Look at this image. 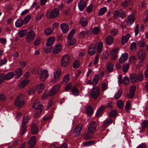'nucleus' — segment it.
<instances>
[{"label": "nucleus", "mask_w": 148, "mask_h": 148, "mask_svg": "<svg viewBox=\"0 0 148 148\" xmlns=\"http://www.w3.org/2000/svg\"><path fill=\"white\" fill-rule=\"evenodd\" d=\"M38 75L40 76V79L42 81H45L48 77V71L45 69L42 70L41 69H39L37 72Z\"/></svg>", "instance_id": "f257e3e1"}, {"label": "nucleus", "mask_w": 148, "mask_h": 148, "mask_svg": "<svg viewBox=\"0 0 148 148\" xmlns=\"http://www.w3.org/2000/svg\"><path fill=\"white\" fill-rule=\"evenodd\" d=\"M61 71L59 69H56L53 73V78L51 79V83H54L60 80Z\"/></svg>", "instance_id": "f03ea898"}, {"label": "nucleus", "mask_w": 148, "mask_h": 148, "mask_svg": "<svg viewBox=\"0 0 148 148\" xmlns=\"http://www.w3.org/2000/svg\"><path fill=\"white\" fill-rule=\"evenodd\" d=\"M30 119V117L29 116L25 117L23 118L20 133V135L23 134L26 132L27 127L26 124Z\"/></svg>", "instance_id": "7ed1b4c3"}, {"label": "nucleus", "mask_w": 148, "mask_h": 148, "mask_svg": "<svg viewBox=\"0 0 148 148\" xmlns=\"http://www.w3.org/2000/svg\"><path fill=\"white\" fill-rule=\"evenodd\" d=\"M97 124L95 121L90 122L88 124L87 127V132L91 134H94L96 131Z\"/></svg>", "instance_id": "20e7f679"}, {"label": "nucleus", "mask_w": 148, "mask_h": 148, "mask_svg": "<svg viewBox=\"0 0 148 148\" xmlns=\"http://www.w3.org/2000/svg\"><path fill=\"white\" fill-rule=\"evenodd\" d=\"M25 104V102L23 99V95L19 94L15 101L14 104L17 107H22Z\"/></svg>", "instance_id": "39448f33"}, {"label": "nucleus", "mask_w": 148, "mask_h": 148, "mask_svg": "<svg viewBox=\"0 0 148 148\" xmlns=\"http://www.w3.org/2000/svg\"><path fill=\"white\" fill-rule=\"evenodd\" d=\"M59 9L55 8L53 9L49 14L47 13L46 16L49 18L53 19L57 17L59 15Z\"/></svg>", "instance_id": "423d86ee"}, {"label": "nucleus", "mask_w": 148, "mask_h": 148, "mask_svg": "<svg viewBox=\"0 0 148 148\" xmlns=\"http://www.w3.org/2000/svg\"><path fill=\"white\" fill-rule=\"evenodd\" d=\"M100 94V90L99 87L96 86L93 88L90 92V95L93 99H96Z\"/></svg>", "instance_id": "0eeeda50"}, {"label": "nucleus", "mask_w": 148, "mask_h": 148, "mask_svg": "<svg viewBox=\"0 0 148 148\" xmlns=\"http://www.w3.org/2000/svg\"><path fill=\"white\" fill-rule=\"evenodd\" d=\"M70 57L68 55H65L64 56L61 60L62 66L65 67L67 66L69 64Z\"/></svg>", "instance_id": "6e6552de"}, {"label": "nucleus", "mask_w": 148, "mask_h": 148, "mask_svg": "<svg viewBox=\"0 0 148 148\" xmlns=\"http://www.w3.org/2000/svg\"><path fill=\"white\" fill-rule=\"evenodd\" d=\"M35 35V33L34 31L32 30H30L28 32L26 36V41L28 42H31L34 38Z\"/></svg>", "instance_id": "1a4fd4ad"}, {"label": "nucleus", "mask_w": 148, "mask_h": 148, "mask_svg": "<svg viewBox=\"0 0 148 148\" xmlns=\"http://www.w3.org/2000/svg\"><path fill=\"white\" fill-rule=\"evenodd\" d=\"M138 57L139 59L143 61L146 56V53L143 49H140L138 52Z\"/></svg>", "instance_id": "9d476101"}, {"label": "nucleus", "mask_w": 148, "mask_h": 148, "mask_svg": "<svg viewBox=\"0 0 148 148\" xmlns=\"http://www.w3.org/2000/svg\"><path fill=\"white\" fill-rule=\"evenodd\" d=\"M86 5V3L84 0H80L78 3V8L81 11H82L84 10Z\"/></svg>", "instance_id": "9b49d317"}, {"label": "nucleus", "mask_w": 148, "mask_h": 148, "mask_svg": "<svg viewBox=\"0 0 148 148\" xmlns=\"http://www.w3.org/2000/svg\"><path fill=\"white\" fill-rule=\"evenodd\" d=\"M83 125H78L75 128L74 133L75 136H78L81 133V130L83 128Z\"/></svg>", "instance_id": "f8f14e48"}, {"label": "nucleus", "mask_w": 148, "mask_h": 148, "mask_svg": "<svg viewBox=\"0 0 148 148\" xmlns=\"http://www.w3.org/2000/svg\"><path fill=\"white\" fill-rule=\"evenodd\" d=\"M60 86L59 85H57L53 88L49 92V95L52 96L55 95L59 90Z\"/></svg>", "instance_id": "ddd939ff"}, {"label": "nucleus", "mask_w": 148, "mask_h": 148, "mask_svg": "<svg viewBox=\"0 0 148 148\" xmlns=\"http://www.w3.org/2000/svg\"><path fill=\"white\" fill-rule=\"evenodd\" d=\"M135 18L133 14H131L129 15L127 18L126 22L129 26H131L134 22Z\"/></svg>", "instance_id": "4468645a"}, {"label": "nucleus", "mask_w": 148, "mask_h": 148, "mask_svg": "<svg viewBox=\"0 0 148 148\" xmlns=\"http://www.w3.org/2000/svg\"><path fill=\"white\" fill-rule=\"evenodd\" d=\"M119 50V48H116L113 49L111 51L110 53V57L112 60H115L117 58Z\"/></svg>", "instance_id": "2eb2a0df"}, {"label": "nucleus", "mask_w": 148, "mask_h": 148, "mask_svg": "<svg viewBox=\"0 0 148 148\" xmlns=\"http://www.w3.org/2000/svg\"><path fill=\"white\" fill-rule=\"evenodd\" d=\"M55 38L54 36H50L47 39L46 42V46H51L54 43Z\"/></svg>", "instance_id": "dca6fc26"}, {"label": "nucleus", "mask_w": 148, "mask_h": 148, "mask_svg": "<svg viewBox=\"0 0 148 148\" xmlns=\"http://www.w3.org/2000/svg\"><path fill=\"white\" fill-rule=\"evenodd\" d=\"M36 137L35 136H32L29 140L28 143L29 145V147L32 148L35 145L36 143Z\"/></svg>", "instance_id": "f3484780"}, {"label": "nucleus", "mask_w": 148, "mask_h": 148, "mask_svg": "<svg viewBox=\"0 0 148 148\" xmlns=\"http://www.w3.org/2000/svg\"><path fill=\"white\" fill-rule=\"evenodd\" d=\"M96 46L95 44H92L90 46L88 49V54L90 56H92L95 54L96 51Z\"/></svg>", "instance_id": "a211bd4d"}, {"label": "nucleus", "mask_w": 148, "mask_h": 148, "mask_svg": "<svg viewBox=\"0 0 148 148\" xmlns=\"http://www.w3.org/2000/svg\"><path fill=\"white\" fill-rule=\"evenodd\" d=\"M62 47L61 45L58 44L56 45L53 51V53L54 54H57L60 52L62 50Z\"/></svg>", "instance_id": "6ab92c4d"}, {"label": "nucleus", "mask_w": 148, "mask_h": 148, "mask_svg": "<svg viewBox=\"0 0 148 148\" xmlns=\"http://www.w3.org/2000/svg\"><path fill=\"white\" fill-rule=\"evenodd\" d=\"M128 58V56L127 53H125L121 55L119 59V62L121 63H123L127 60Z\"/></svg>", "instance_id": "aec40b11"}, {"label": "nucleus", "mask_w": 148, "mask_h": 148, "mask_svg": "<svg viewBox=\"0 0 148 148\" xmlns=\"http://www.w3.org/2000/svg\"><path fill=\"white\" fill-rule=\"evenodd\" d=\"M61 30L64 33H66L69 31V27L68 25L65 23H62L60 25Z\"/></svg>", "instance_id": "412c9836"}, {"label": "nucleus", "mask_w": 148, "mask_h": 148, "mask_svg": "<svg viewBox=\"0 0 148 148\" xmlns=\"http://www.w3.org/2000/svg\"><path fill=\"white\" fill-rule=\"evenodd\" d=\"M136 87L134 86H131L130 89V93L129 97L130 99L132 98L135 94V91Z\"/></svg>", "instance_id": "4be33fe9"}, {"label": "nucleus", "mask_w": 148, "mask_h": 148, "mask_svg": "<svg viewBox=\"0 0 148 148\" xmlns=\"http://www.w3.org/2000/svg\"><path fill=\"white\" fill-rule=\"evenodd\" d=\"M88 20L86 18L82 17L79 22V23L82 27H85L88 24Z\"/></svg>", "instance_id": "5701e85b"}, {"label": "nucleus", "mask_w": 148, "mask_h": 148, "mask_svg": "<svg viewBox=\"0 0 148 148\" xmlns=\"http://www.w3.org/2000/svg\"><path fill=\"white\" fill-rule=\"evenodd\" d=\"M112 120L111 119H108L105 121L103 124L101 126V128L102 130L104 129L106 127L112 123Z\"/></svg>", "instance_id": "b1692460"}, {"label": "nucleus", "mask_w": 148, "mask_h": 148, "mask_svg": "<svg viewBox=\"0 0 148 148\" xmlns=\"http://www.w3.org/2000/svg\"><path fill=\"white\" fill-rule=\"evenodd\" d=\"M130 79L132 83L135 84L137 80V75L135 73H131L130 75Z\"/></svg>", "instance_id": "393cba45"}, {"label": "nucleus", "mask_w": 148, "mask_h": 148, "mask_svg": "<svg viewBox=\"0 0 148 148\" xmlns=\"http://www.w3.org/2000/svg\"><path fill=\"white\" fill-rule=\"evenodd\" d=\"M86 112L89 116L91 115L93 113L92 108L90 105H88L85 108Z\"/></svg>", "instance_id": "a878e982"}, {"label": "nucleus", "mask_w": 148, "mask_h": 148, "mask_svg": "<svg viewBox=\"0 0 148 148\" xmlns=\"http://www.w3.org/2000/svg\"><path fill=\"white\" fill-rule=\"evenodd\" d=\"M14 72V75L17 77L16 78H17L21 76L23 73V70L20 68H18L15 70Z\"/></svg>", "instance_id": "bb28decb"}, {"label": "nucleus", "mask_w": 148, "mask_h": 148, "mask_svg": "<svg viewBox=\"0 0 148 148\" xmlns=\"http://www.w3.org/2000/svg\"><path fill=\"white\" fill-rule=\"evenodd\" d=\"M31 131L33 134H36L38 132V128L34 123L32 124L31 125Z\"/></svg>", "instance_id": "cd10ccee"}, {"label": "nucleus", "mask_w": 148, "mask_h": 148, "mask_svg": "<svg viewBox=\"0 0 148 148\" xmlns=\"http://www.w3.org/2000/svg\"><path fill=\"white\" fill-rule=\"evenodd\" d=\"M14 75V73L12 72H9L6 74L4 73L5 80H8L12 78Z\"/></svg>", "instance_id": "c85d7f7f"}, {"label": "nucleus", "mask_w": 148, "mask_h": 148, "mask_svg": "<svg viewBox=\"0 0 148 148\" xmlns=\"http://www.w3.org/2000/svg\"><path fill=\"white\" fill-rule=\"evenodd\" d=\"M106 66L107 71L109 72H111L113 70L114 65L111 62H108L106 64Z\"/></svg>", "instance_id": "c756f323"}, {"label": "nucleus", "mask_w": 148, "mask_h": 148, "mask_svg": "<svg viewBox=\"0 0 148 148\" xmlns=\"http://www.w3.org/2000/svg\"><path fill=\"white\" fill-rule=\"evenodd\" d=\"M24 22L23 20L21 19H18L16 21L15 25L16 27H20L24 24Z\"/></svg>", "instance_id": "7c9ffc66"}, {"label": "nucleus", "mask_w": 148, "mask_h": 148, "mask_svg": "<svg viewBox=\"0 0 148 148\" xmlns=\"http://www.w3.org/2000/svg\"><path fill=\"white\" fill-rule=\"evenodd\" d=\"M45 86L43 84L41 83L38 85L36 86V90L39 93L41 92L44 90Z\"/></svg>", "instance_id": "2f4dec72"}, {"label": "nucleus", "mask_w": 148, "mask_h": 148, "mask_svg": "<svg viewBox=\"0 0 148 148\" xmlns=\"http://www.w3.org/2000/svg\"><path fill=\"white\" fill-rule=\"evenodd\" d=\"M130 36V35L129 34H127L126 36H122L121 40L122 45H124L128 40Z\"/></svg>", "instance_id": "473e14b6"}, {"label": "nucleus", "mask_w": 148, "mask_h": 148, "mask_svg": "<svg viewBox=\"0 0 148 148\" xmlns=\"http://www.w3.org/2000/svg\"><path fill=\"white\" fill-rule=\"evenodd\" d=\"M148 123V121L147 120H144L141 123V129L140 131V132H142L145 130Z\"/></svg>", "instance_id": "72a5a7b5"}, {"label": "nucleus", "mask_w": 148, "mask_h": 148, "mask_svg": "<svg viewBox=\"0 0 148 148\" xmlns=\"http://www.w3.org/2000/svg\"><path fill=\"white\" fill-rule=\"evenodd\" d=\"M28 83V81L27 80H23L19 84V87L20 88H23L26 86Z\"/></svg>", "instance_id": "f704fd0d"}, {"label": "nucleus", "mask_w": 148, "mask_h": 148, "mask_svg": "<svg viewBox=\"0 0 148 148\" xmlns=\"http://www.w3.org/2000/svg\"><path fill=\"white\" fill-rule=\"evenodd\" d=\"M113 41V38L110 36H108L106 39V42L108 45L112 44Z\"/></svg>", "instance_id": "c9c22d12"}, {"label": "nucleus", "mask_w": 148, "mask_h": 148, "mask_svg": "<svg viewBox=\"0 0 148 148\" xmlns=\"http://www.w3.org/2000/svg\"><path fill=\"white\" fill-rule=\"evenodd\" d=\"M130 4V0H125L122 2L121 5L123 7L127 8Z\"/></svg>", "instance_id": "e433bc0d"}, {"label": "nucleus", "mask_w": 148, "mask_h": 148, "mask_svg": "<svg viewBox=\"0 0 148 148\" xmlns=\"http://www.w3.org/2000/svg\"><path fill=\"white\" fill-rule=\"evenodd\" d=\"M53 29L51 28H47L44 31V34L46 35H50L53 33Z\"/></svg>", "instance_id": "4c0bfd02"}, {"label": "nucleus", "mask_w": 148, "mask_h": 148, "mask_svg": "<svg viewBox=\"0 0 148 148\" xmlns=\"http://www.w3.org/2000/svg\"><path fill=\"white\" fill-rule=\"evenodd\" d=\"M26 31L24 29H22L18 33L19 37L22 38L25 36L26 34Z\"/></svg>", "instance_id": "58836bf2"}, {"label": "nucleus", "mask_w": 148, "mask_h": 148, "mask_svg": "<svg viewBox=\"0 0 148 148\" xmlns=\"http://www.w3.org/2000/svg\"><path fill=\"white\" fill-rule=\"evenodd\" d=\"M107 10V8L106 7H103L99 10L98 14L99 15H102L106 12Z\"/></svg>", "instance_id": "ea45409f"}, {"label": "nucleus", "mask_w": 148, "mask_h": 148, "mask_svg": "<svg viewBox=\"0 0 148 148\" xmlns=\"http://www.w3.org/2000/svg\"><path fill=\"white\" fill-rule=\"evenodd\" d=\"M70 80L69 75L68 74L64 75L63 78L62 82L66 84Z\"/></svg>", "instance_id": "a19ab883"}, {"label": "nucleus", "mask_w": 148, "mask_h": 148, "mask_svg": "<svg viewBox=\"0 0 148 148\" xmlns=\"http://www.w3.org/2000/svg\"><path fill=\"white\" fill-rule=\"evenodd\" d=\"M96 142L94 140L90 141L85 142L84 144V145L85 147L90 146L95 144Z\"/></svg>", "instance_id": "79ce46f5"}, {"label": "nucleus", "mask_w": 148, "mask_h": 148, "mask_svg": "<svg viewBox=\"0 0 148 148\" xmlns=\"http://www.w3.org/2000/svg\"><path fill=\"white\" fill-rule=\"evenodd\" d=\"M75 29H73L70 32L68 36L67 40H70L73 38V37L75 33Z\"/></svg>", "instance_id": "37998d69"}, {"label": "nucleus", "mask_w": 148, "mask_h": 148, "mask_svg": "<svg viewBox=\"0 0 148 148\" xmlns=\"http://www.w3.org/2000/svg\"><path fill=\"white\" fill-rule=\"evenodd\" d=\"M76 40L75 38H73L72 39L70 40H68V44L70 45H74L76 42Z\"/></svg>", "instance_id": "c03bdc74"}, {"label": "nucleus", "mask_w": 148, "mask_h": 148, "mask_svg": "<svg viewBox=\"0 0 148 148\" xmlns=\"http://www.w3.org/2000/svg\"><path fill=\"white\" fill-rule=\"evenodd\" d=\"M122 94V90L120 89L119 90L118 92L114 96V98L116 99H117L121 96Z\"/></svg>", "instance_id": "a18cd8bd"}, {"label": "nucleus", "mask_w": 148, "mask_h": 148, "mask_svg": "<svg viewBox=\"0 0 148 148\" xmlns=\"http://www.w3.org/2000/svg\"><path fill=\"white\" fill-rule=\"evenodd\" d=\"M103 46V43L101 42L99 43L97 46V51L98 53H101L102 50Z\"/></svg>", "instance_id": "49530a36"}, {"label": "nucleus", "mask_w": 148, "mask_h": 148, "mask_svg": "<svg viewBox=\"0 0 148 148\" xmlns=\"http://www.w3.org/2000/svg\"><path fill=\"white\" fill-rule=\"evenodd\" d=\"M130 66L127 63H125L124 64L123 66V71L125 73H126L127 72V70L129 69Z\"/></svg>", "instance_id": "de8ad7c7"}, {"label": "nucleus", "mask_w": 148, "mask_h": 148, "mask_svg": "<svg viewBox=\"0 0 148 148\" xmlns=\"http://www.w3.org/2000/svg\"><path fill=\"white\" fill-rule=\"evenodd\" d=\"M99 80V76L97 75H96L93 79V84H96L98 83Z\"/></svg>", "instance_id": "09e8293b"}, {"label": "nucleus", "mask_w": 148, "mask_h": 148, "mask_svg": "<svg viewBox=\"0 0 148 148\" xmlns=\"http://www.w3.org/2000/svg\"><path fill=\"white\" fill-rule=\"evenodd\" d=\"M130 48L131 50L135 51L136 50V45L135 42H132L130 45Z\"/></svg>", "instance_id": "8fccbe9b"}, {"label": "nucleus", "mask_w": 148, "mask_h": 148, "mask_svg": "<svg viewBox=\"0 0 148 148\" xmlns=\"http://www.w3.org/2000/svg\"><path fill=\"white\" fill-rule=\"evenodd\" d=\"M36 109H37L38 111L37 114L38 115H39L43 109L42 106L41 105L38 104Z\"/></svg>", "instance_id": "3c124183"}, {"label": "nucleus", "mask_w": 148, "mask_h": 148, "mask_svg": "<svg viewBox=\"0 0 148 148\" xmlns=\"http://www.w3.org/2000/svg\"><path fill=\"white\" fill-rule=\"evenodd\" d=\"M31 18V16L30 15L27 16L23 21L24 23V24H26L29 21Z\"/></svg>", "instance_id": "603ef678"}, {"label": "nucleus", "mask_w": 148, "mask_h": 148, "mask_svg": "<svg viewBox=\"0 0 148 148\" xmlns=\"http://www.w3.org/2000/svg\"><path fill=\"white\" fill-rule=\"evenodd\" d=\"M138 46L140 47H144L145 45V43L143 40H141L137 42Z\"/></svg>", "instance_id": "864d4df0"}, {"label": "nucleus", "mask_w": 148, "mask_h": 148, "mask_svg": "<svg viewBox=\"0 0 148 148\" xmlns=\"http://www.w3.org/2000/svg\"><path fill=\"white\" fill-rule=\"evenodd\" d=\"M93 134H91L87 132L85 133L84 135V138L86 140L89 139L91 137V135Z\"/></svg>", "instance_id": "5fc2aeb1"}, {"label": "nucleus", "mask_w": 148, "mask_h": 148, "mask_svg": "<svg viewBox=\"0 0 148 148\" xmlns=\"http://www.w3.org/2000/svg\"><path fill=\"white\" fill-rule=\"evenodd\" d=\"M79 66V61L77 60H75L73 62V66L74 68L76 69L78 68Z\"/></svg>", "instance_id": "6e6d98bb"}, {"label": "nucleus", "mask_w": 148, "mask_h": 148, "mask_svg": "<svg viewBox=\"0 0 148 148\" xmlns=\"http://www.w3.org/2000/svg\"><path fill=\"white\" fill-rule=\"evenodd\" d=\"M118 107L121 109H122L124 107V104L123 102L120 100H119L117 102Z\"/></svg>", "instance_id": "4d7b16f0"}, {"label": "nucleus", "mask_w": 148, "mask_h": 148, "mask_svg": "<svg viewBox=\"0 0 148 148\" xmlns=\"http://www.w3.org/2000/svg\"><path fill=\"white\" fill-rule=\"evenodd\" d=\"M117 114V111L113 110L110 112L109 113L110 116V117H113Z\"/></svg>", "instance_id": "13d9d810"}, {"label": "nucleus", "mask_w": 148, "mask_h": 148, "mask_svg": "<svg viewBox=\"0 0 148 148\" xmlns=\"http://www.w3.org/2000/svg\"><path fill=\"white\" fill-rule=\"evenodd\" d=\"M130 108V104L129 101H127L125 106V110L127 112H129V110Z\"/></svg>", "instance_id": "bf43d9fd"}, {"label": "nucleus", "mask_w": 148, "mask_h": 148, "mask_svg": "<svg viewBox=\"0 0 148 148\" xmlns=\"http://www.w3.org/2000/svg\"><path fill=\"white\" fill-rule=\"evenodd\" d=\"M123 82L124 84L125 85H127L129 83V79L127 76H125L123 79Z\"/></svg>", "instance_id": "052dcab7"}, {"label": "nucleus", "mask_w": 148, "mask_h": 148, "mask_svg": "<svg viewBox=\"0 0 148 148\" xmlns=\"http://www.w3.org/2000/svg\"><path fill=\"white\" fill-rule=\"evenodd\" d=\"M73 94L75 96L78 95V91L76 87L73 88L72 90Z\"/></svg>", "instance_id": "680f3d73"}, {"label": "nucleus", "mask_w": 148, "mask_h": 148, "mask_svg": "<svg viewBox=\"0 0 148 148\" xmlns=\"http://www.w3.org/2000/svg\"><path fill=\"white\" fill-rule=\"evenodd\" d=\"M99 29L98 27H96L93 28V32L94 34H99Z\"/></svg>", "instance_id": "e2e57ef3"}, {"label": "nucleus", "mask_w": 148, "mask_h": 148, "mask_svg": "<svg viewBox=\"0 0 148 148\" xmlns=\"http://www.w3.org/2000/svg\"><path fill=\"white\" fill-rule=\"evenodd\" d=\"M93 5L92 4H90L88 6L87 8V11L89 13H91L93 10Z\"/></svg>", "instance_id": "0e129e2a"}, {"label": "nucleus", "mask_w": 148, "mask_h": 148, "mask_svg": "<svg viewBox=\"0 0 148 148\" xmlns=\"http://www.w3.org/2000/svg\"><path fill=\"white\" fill-rule=\"evenodd\" d=\"M144 78L143 75L142 73L140 72L138 73V79L139 81H141Z\"/></svg>", "instance_id": "69168bd1"}, {"label": "nucleus", "mask_w": 148, "mask_h": 148, "mask_svg": "<svg viewBox=\"0 0 148 148\" xmlns=\"http://www.w3.org/2000/svg\"><path fill=\"white\" fill-rule=\"evenodd\" d=\"M101 87L102 91H104L106 89L107 85L105 82H104L101 84Z\"/></svg>", "instance_id": "338daca9"}, {"label": "nucleus", "mask_w": 148, "mask_h": 148, "mask_svg": "<svg viewBox=\"0 0 148 148\" xmlns=\"http://www.w3.org/2000/svg\"><path fill=\"white\" fill-rule=\"evenodd\" d=\"M136 59V58L135 56H132L130 57L129 60L130 63H134Z\"/></svg>", "instance_id": "774afa93"}]
</instances>
